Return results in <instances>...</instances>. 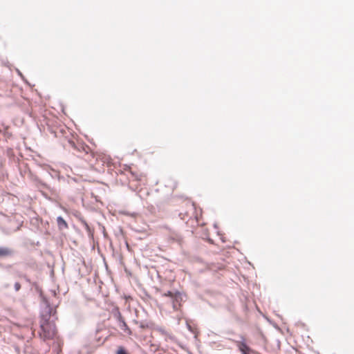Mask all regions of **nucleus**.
<instances>
[{
    "mask_svg": "<svg viewBox=\"0 0 354 354\" xmlns=\"http://www.w3.org/2000/svg\"><path fill=\"white\" fill-rule=\"evenodd\" d=\"M50 311L42 314L40 319V330L38 332L39 335L43 340L53 339L56 334L57 330L55 324L50 321Z\"/></svg>",
    "mask_w": 354,
    "mask_h": 354,
    "instance_id": "obj_1",
    "label": "nucleus"
},
{
    "mask_svg": "<svg viewBox=\"0 0 354 354\" xmlns=\"http://www.w3.org/2000/svg\"><path fill=\"white\" fill-rule=\"evenodd\" d=\"M183 302V297L180 292L176 291L172 298V305L174 310H180Z\"/></svg>",
    "mask_w": 354,
    "mask_h": 354,
    "instance_id": "obj_2",
    "label": "nucleus"
},
{
    "mask_svg": "<svg viewBox=\"0 0 354 354\" xmlns=\"http://www.w3.org/2000/svg\"><path fill=\"white\" fill-rule=\"evenodd\" d=\"M117 319L119 322V326L120 328L123 330L125 333H127L128 335H131V330L127 326L126 322L124 321L123 317L122 316L121 313L118 311L117 313Z\"/></svg>",
    "mask_w": 354,
    "mask_h": 354,
    "instance_id": "obj_3",
    "label": "nucleus"
},
{
    "mask_svg": "<svg viewBox=\"0 0 354 354\" xmlns=\"http://www.w3.org/2000/svg\"><path fill=\"white\" fill-rule=\"evenodd\" d=\"M241 341H234L236 346L238 347L241 352L250 351V348L246 344L245 338L244 336L241 337Z\"/></svg>",
    "mask_w": 354,
    "mask_h": 354,
    "instance_id": "obj_4",
    "label": "nucleus"
},
{
    "mask_svg": "<svg viewBox=\"0 0 354 354\" xmlns=\"http://www.w3.org/2000/svg\"><path fill=\"white\" fill-rule=\"evenodd\" d=\"M195 209V207L193 205H189L187 207L186 210L185 212H180L179 216H180L181 219L186 220L188 218H191V216H189L190 212H193Z\"/></svg>",
    "mask_w": 354,
    "mask_h": 354,
    "instance_id": "obj_5",
    "label": "nucleus"
},
{
    "mask_svg": "<svg viewBox=\"0 0 354 354\" xmlns=\"http://www.w3.org/2000/svg\"><path fill=\"white\" fill-rule=\"evenodd\" d=\"M13 254L12 249L9 248H0V257H6L11 256Z\"/></svg>",
    "mask_w": 354,
    "mask_h": 354,
    "instance_id": "obj_6",
    "label": "nucleus"
},
{
    "mask_svg": "<svg viewBox=\"0 0 354 354\" xmlns=\"http://www.w3.org/2000/svg\"><path fill=\"white\" fill-rule=\"evenodd\" d=\"M57 224L59 227H61V228H62V227L67 228L68 227L67 223L65 221V220L62 217L59 216L57 219Z\"/></svg>",
    "mask_w": 354,
    "mask_h": 354,
    "instance_id": "obj_7",
    "label": "nucleus"
},
{
    "mask_svg": "<svg viewBox=\"0 0 354 354\" xmlns=\"http://www.w3.org/2000/svg\"><path fill=\"white\" fill-rule=\"evenodd\" d=\"M117 354H128L125 348L122 346H119L117 351Z\"/></svg>",
    "mask_w": 354,
    "mask_h": 354,
    "instance_id": "obj_8",
    "label": "nucleus"
},
{
    "mask_svg": "<svg viewBox=\"0 0 354 354\" xmlns=\"http://www.w3.org/2000/svg\"><path fill=\"white\" fill-rule=\"evenodd\" d=\"M176 295V292H171V291H168L167 292H165L162 294V296L163 297H171V299L174 297V295Z\"/></svg>",
    "mask_w": 354,
    "mask_h": 354,
    "instance_id": "obj_9",
    "label": "nucleus"
},
{
    "mask_svg": "<svg viewBox=\"0 0 354 354\" xmlns=\"http://www.w3.org/2000/svg\"><path fill=\"white\" fill-rule=\"evenodd\" d=\"M136 178L139 181H142L145 179V176L142 174H139L136 176Z\"/></svg>",
    "mask_w": 354,
    "mask_h": 354,
    "instance_id": "obj_10",
    "label": "nucleus"
},
{
    "mask_svg": "<svg viewBox=\"0 0 354 354\" xmlns=\"http://www.w3.org/2000/svg\"><path fill=\"white\" fill-rule=\"evenodd\" d=\"M15 288L17 291L19 290V289L21 288V285L19 283L17 282L15 283Z\"/></svg>",
    "mask_w": 354,
    "mask_h": 354,
    "instance_id": "obj_11",
    "label": "nucleus"
},
{
    "mask_svg": "<svg viewBox=\"0 0 354 354\" xmlns=\"http://www.w3.org/2000/svg\"><path fill=\"white\" fill-rule=\"evenodd\" d=\"M242 354H250V351H243L241 352Z\"/></svg>",
    "mask_w": 354,
    "mask_h": 354,
    "instance_id": "obj_12",
    "label": "nucleus"
}]
</instances>
